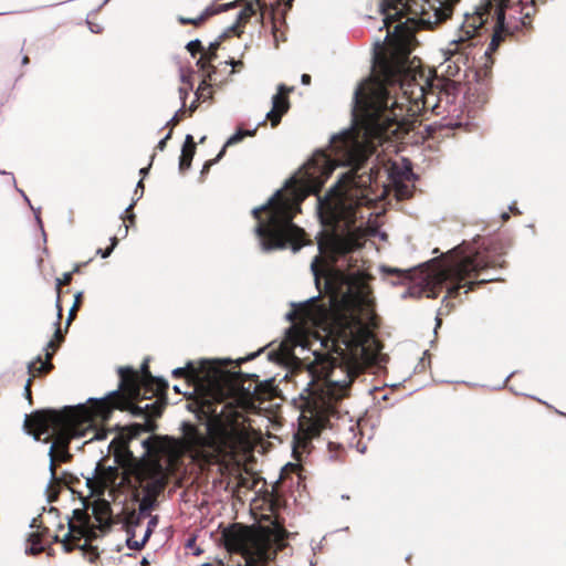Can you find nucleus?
<instances>
[{
  "label": "nucleus",
  "mask_w": 566,
  "mask_h": 566,
  "mask_svg": "<svg viewBox=\"0 0 566 566\" xmlns=\"http://www.w3.org/2000/svg\"><path fill=\"white\" fill-rule=\"evenodd\" d=\"M133 208V205H129V207L126 209V211H129Z\"/></svg>",
  "instance_id": "49530a36"
},
{
  "label": "nucleus",
  "mask_w": 566,
  "mask_h": 566,
  "mask_svg": "<svg viewBox=\"0 0 566 566\" xmlns=\"http://www.w3.org/2000/svg\"><path fill=\"white\" fill-rule=\"evenodd\" d=\"M218 46H219L218 42L211 43L210 46H209V51L207 52L208 55L214 57L216 56V51H217Z\"/></svg>",
  "instance_id": "bb28decb"
},
{
  "label": "nucleus",
  "mask_w": 566,
  "mask_h": 566,
  "mask_svg": "<svg viewBox=\"0 0 566 566\" xmlns=\"http://www.w3.org/2000/svg\"><path fill=\"white\" fill-rule=\"evenodd\" d=\"M413 174L409 167L397 170L391 168L390 178L394 186L395 195L399 200L407 199L412 195V186L410 185Z\"/></svg>",
  "instance_id": "1a4fd4ad"
},
{
  "label": "nucleus",
  "mask_w": 566,
  "mask_h": 566,
  "mask_svg": "<svg viewBox=\"0 0 566 566\" xmlns=\"http://www.w3.org/2000/svg\"><path fill=\"white\" fill-rule=\"evenodd\" d=\"M254 134V130H241L239 129L235 134H233L232 136H230L226 143V145L223 146V148L221 149V151L219 153L218 155V158H221L224 153H226V148L228 146H231V145H234V144H238L239 142H241L245 136H252Z\"/></svg>",
  "instance_id": "4468645a"
},
{
  "label": "nucleus",
  "mask_w": 566,
  "mask_h": 566,
  "mask_svg": "<svg viewBox=\"0 0 566 566\" xmlns=\"http://www.w3.org/2000/svg\"><path fill=\"white\" fill-rule=\"evenodd\" d=\"M222 538L230 559L202 566H273L277 552L284 547L285 531L279 526L249 527L232 525Z\"/></svg>",
  "instance_id": "0eeeda50"
},
{
  "label": "nucleus",
  "mask_w": 566,
  "mask_h": 566,
  "mask_svg": "<svg viewBox=\"0 0 566 566\" xmlns=\"http://www.w3.org/2000/svg\"><path fill=\"white\" fill-rule=\"evenodd\" d=\"M81 297H82V293H77L75 295V302H77V306L80 305Z\"/></svg>",
  "instance_id": "72a5a7b5"
},
{
  "label": "nucleus",
  "mask_w": 566,
  "mask_h": 566,
  "mask_svg": "<svg viewBox=\"0 0 566 566\" xmlns=\"http://www.w3.org/2000/svg\"><path fill=\"white\" fill-rule=\"evenodd\" d=\"M187 49L192 55H195L197 52L202 50V45L199 40H193L187 44Z\"/></svg>",
  "instance_id": "412c9836"
},
{
  "label": "nucleus",
  "mask_w": 566,
  "mask_h": 566,
  "mask_svg": "<svg viewBox=\"0 0 566 566\" xmlns=\"http://www.w3.org/2000/svg\"><path fill=\"white\" fill-rule=\"evenodd\" d=\"M119 390L99 399H90L88 405L65 408L63 411H38L25 418L24 426L35 440L50 442V471L55 476V463L64 462L70 454L71 439L87 438V441L103 440L107 430L101 427L114 409H130L133 400L140 395L139 376L129 367L118 370Z\"/></svg>",
  "instance_id": "7ed1b4c3"
},
{
  "label": "nucleus",
  "mask_w": 566,
  "mask_h": 566,
  "mask_svg": "<svg viewBox=\"0 0 566 566\" xmlns=\"http://www.w3.org/2000/svg\"><path fill=\"white\" fill-rule=\"evenodd\" d=\"M301 80L304 85H307L311 82V76L308 74H303Z\"/></svg>",
  "instance_id": "c756f323"
},
{
  "label": "nucleus",
  "mask_w": 566,
  "mask_h": 566,
  "mask_svg": "<svg viewBox=\"0 0 566 566\" xmlns=\"http://www.w3.org/2000/svg\"><path fill=\"white\" fill-rule=\"evenodd\" d=\"M207 90H209V85L206 83V81H202V83L200 84V86H199V88H198V91L196 93L198 98L205 97V95H206L205 91H207Z\"/></svg>",
  "instance_id": "5701e85b"
},
{
  "label": "nucleus",
  "mask_w": 566,
  "mask_h": 566,
  "mask_svg": "<svg viewBox=\"0 0 566 566\" xmlns=\"http://www.w3.org/2000/svg\"><path fill=\"white\" fill-rule=\"evenodd\" d=\"M55 336H56V337H59V336H60V329H57V331L55 332Z\"/></svg>",
  "instance_id": "a18cd8bd"
},
{
  "label": "nucleus",
  "mask_w": 566,
  "mask_h": 566,
  "mask_svg": "<svg viewBox=\"0 0 566 566\" xmlns=\"http://www.w3.org/2000/svg\"><path fill=\"white\" fill-rule=\"evenodd\" d=\"M138 189H140V192L143 193V190H144V184H143V181H142V180H139V182L137 184V188H136V191H135V192H137V191H138Z\"/></svg>",
  "instance_id": "2f4dec72"
},
{
  "label": "nucleus",
  "mask_w": 566,
  "mask_h": 566,
  "mask_svg": "<svg viewBox=\"0 0 566 566\" xmlns=\"http://www.w3.org/2000/svg\"><path fill=\"white\" fill-rule=\"evenodd\" d=\"M77 308H78L77 302H74V305L72 306L70 314H69L67 323H70V321L74 317V314L77 311Z\"/></svg>",
  "instance_id": "cd10ccee"
},
{
  "label": "nucleus",
  "mask_w": 566,
  "mask_h": 566,
  "mask_svg": "<svg viewBox=\"0 0 566 566\" xmlns=\"http://www.w3.org/2000/svg\"><path fill=\"white\" fill-rule=\"evenodd\" d=\"M233 7V3H226V4H210L207 7L198 17L196 18H184L179 17L178 20L181 24H193V25H200L203 21H206L208 18L226 11Z\"/></svg>",
  "instance_id": "9b49d317"
},
{
  "label": "nucleus",
  "mask_w": 566,
  "mask_h": 566,
  "mask_svg": "<svg viewBox=\"0 0 566 566\" xmlns=\"http://www.w3.org/2000/svg\"><path fill=\"white\" fill-rule=\"evenodd\" d=\"M146 520H144V527L149 528V536L158 525V517L157 516H150V512L146 515Z\"/></svg>",
  "instance_id": "6ab92c4d"
},
{
  "label": "nucleus",
  "mask_w": 566,
  "mask_h": 566,
  "mask_svg": "<svg viewBox=\"0 0 566 566\" xmlns=\"http://www.w3.org/2000/svg\"><path fill=\"white\" fill-rule=\"evenodd\" d=\"M93 515L97 525L91 522L90 516L80 510L74 511V521L69 522V533L65 535L63 546L66 552L71 551V539L93 538L98 532H104L113 522L111 504L105 499H98L93 504Z\"/></svg>",
  "instance_id": "6e6552de"
},
{
  "label": "nucleus",
  "mask_w": 566,
  "mask_h": 566,
  "mask_svg": "<svg viewBox=\"0 0 566 566\" xmlns=\"http://www.w3.org/2000/svg\"><path fill=\"white\" fill-rule=\"evenodd\" d=\"M291 91L292 88L281 84L277 93L273 96L272 109L266 113V118L271 120L272 126H276L280 123L282 115L289 109L286 95Z\"/></svg>",
  "instance_id": "9d476101"
},
{
  "label": "nucleus",
  "mask_w": 566,
  "mask_h": 566,
  "mask_svg": "<svg viewBox=\"0 0 566 566\" xmlns=\"http://www.w3.org/2000/svg\"><path fill=\"white\" fill-rule=\"evenodd\" d=\"M30 542L31 545L25 549L27 554L36 555L43 551V546L41 545L39 538L35 535H31Z\"/></svg>",
  "instance_id": "f3484780"
},
{
  "label": "nucleus",
  "mask_w": 566,
  "mask_h": 566,
  "mask_svg": "<svg viewBox=\"0 0 566 566\" xmlns=\"http://www.w3.org/2000/svg\"><path fill=\"white\" fill-rule=\"evenodd\" d=\"M384 272L396 273V272H399V271L396 270V269H384Z\"/></svg>",
  "instance_id": "f704fd0d"
},
{
  "label": "nucleus",
  "mask_w": 566,
  "mask_h": 566,
  "mask_svg": "<svg viewBox=\"0 0 566 566\" xmlns=\"http://www.w3.org/2000/svg\"><path fill=\"white\" fill-rule=\"evenodd\" d=\"M20 192L22 193L23 198H24L27 201H29V199H28L27 195H24V193H23V191H21V190H20Z\"/></svg>",
  "instance_id": "79ce46f5"
},
{
  "label": "nucleus",
  "mask_w": 566,
  "mask_h": 566,
  "mask_svg": "<svg viewBox=\"0 0 566 566\" xmlns=\"http://www.w3.org/2000/svg\"><path fill=\"white\" fill-rule=\"evenodd\" d=\"M180 113H184V107L181 106V108L175 114V116L168 122V125H172L175 126L179 120H180V117H179V114Z\"/></svg>",
  "instance_id": "393cba45"
},
{
  "label": "nucleus",
  "mask_w": 566,
  "mask_h": 566,
  "mask_svg": "<svg viewBox=\"0 0 566 566\" xmlns=\"http://www.w3.org/2000/svg\"><path fill=\"white\" fill-rule=\"evenodd\" d=\"M111 240H112V245L108 249H106L104 252H102V250L97 251L98 253L102 254V258H107L112 253L113 249L116 247L117 239L114 237Z\"/></svg>",
  "instance_id": "4be33fe9"
},
{
  "label": "nucleus",
  "mask_w": 566,
  "mask_h": 566,
  "mask_svg": "<svg viewBox=\"0 0 566 566\" xmlns=\"http://www.w3.org/2000/svg\"><path fill=\"white\" fill-rule=\"evenodd\" d=\"M497 265H501L500 256H491L479 251L475 243H462L443 261L421 273V292L428 297H437L443 289L448 297L455 296L460 289H465L464 293H468L474 284L495 280L485 277L478 282L474 279L480 271Z\"/></svg>",
  "instance_id": "423d86ee"
},
{
  "label": "nucleus",
  "mask_w": 566,
  "mask_h": 566,
  "mask_svg": "<svg viewBox=\"0 0 566 566\" xmlns=\"http://www.w3.org/2000/svg\"><path fill=\"white\" fill-rule=\"evenodd\" d=\"M172 376L195 379L197 377V370L195 369L192 363L189 361L186 367L174 369Z\"/></svg>",
  "instance_id": "2eb2a0df"
},
{
  "label": "nucleus",
  "mask_w": 566,
  "mask_h": 566,
  "mask_svg": "<svg viewBox=\"0 0 566 566\" xmlns=\"http://www.w3.org/2000/svg\"><path fill=\"white\" fill-rule=\"evenodd\" d=\"M254 14V9L252 4L245 6L238 14L239 21H247L250 17Z\"/></svg>",
  "instance_id": "aec40b11"
},
{
  "label": "nucleus",
  "mask_w": 566,
  "mask_h": 566,
  "mask_svg": "<svg viewBox=\"0 0 566 566\" xmlns=\"http://www.w3.org/2000/svg\"><path fill=\"white\" fill-rule=\"evenodd\" d=\"M90 28H91V31H92V32H98V31H99V29H96V27H93L92 24H91V27H90Z\"/></svg>",
  "instance_id": "e433bc0d"
},
{
  "label": "nucleus",
  "mask_w": 566,
  "mask_h": 566,
  "mask_svg": "<svg viewBox=\"0 0 566 566\" xmlns=\"http://www.w3.org/2000/svg\"><path fill=\"white\" fill-rule=\"evenodd\" d=\"M28 61H29L28 56H24L23 60H22L23 64H27Z\"/></svg>",
  "instance_id": "ea45409f"
},
{
  "label": "nucleus",
  "mask_w": 566,
  "mask_h": 566,
  "mask_svg": "<svg viewBox=\"0 0 566 566\" xmlns=\"http://www.w3.org/2000/svg\"><path fill=\"white\" fill-rule=\"evenodd\" d=\"M90 28H91V31H92V32H98V31H99V29H96V27H93L92 24H91V27H90Z\"/></svg>",
  "instance_id": "c9c22d12"
},
{
  "label": "nucleus",
  "mask_w": 566,
  "mask_h": 566,
  "mask_svg": "<svg viewBox=\"0 0 566 566\" xmlns=\"http://www.w3.org/2000/svg\"><path fill=\"white\" fill-rule=\"evenodd\" d=\"M171 132H169L157 145V148L159 150H164L166 147V142L170 138Z\"/></svg>",
  "instance_id": "a878e982"
},
{
  "label": "nucleus",
  "mask_w": 566,
  "mask_h": 566,
  "mask_svg": "<svg viewBox=\"0 0 566 566\" xmlns=\"http://www.w3.org/2000/svg\"><path fill=\"white\" fill-rule=\"evenodd\" d=\"M534 12L533 6L525 0H482L472 14H465L458 33L441 50L444 61L448 62L457 55L455 62L462 60L481 29L492 32L489 51L496 50L505 35L526 27Z\"/></svg>",
  "instance_id": "39448f33"
},
{
  "label": "nucleus",
  "mask_w": 566,
  "mask_h": 566,
  "mask_svg": "<svg viewBox=\"0 0 566 566\" xmlns=\"http://www.w3.org/2000/svg\"><path fill=\"white\" fill-rule=\"evenodd\" d=\"M195 108H196V106H195V105H191V106H190V111H191V112H193V111H195Z\"/></svg>",
  "instance_id": "c03bdc74"
},
{
  "label": "nucleus",
  "mask_w": 566,
  "mask_h": 566,
  "mask_svg": "<svg viewBox=\"0 0 566 566\" xmlns=\"http://www.w3.org/2000/svg\"><path fill=\"white\" fill-rule=\"evenodd\" d=\"M146 563H147L146 558H143L142 564H146Z\"/></svg>",
  "instance_id": "de8ad7c7"
},
{
  "label": "nucleus",
  "mask_w": 566,
  "mask_h": 566,
  "mask_svg": "<svg viewBox=\"0 0 566 566\" xmlns=\"http://www.w3.org/2000/svg\"><path fill=\"white\" fill-rule=\"evenodd\" d=\"M30 385H31V379L28 380L25 387H24V390H25V394H27V397L28 399H31V390H30Z\"/></svg>",
  "instance_id": "c85d7f7f"
},
{
  "label": "nucleus",
  "mask_w": 566,
  "mask_h": 566,
  "mask_svg": "<svg viewBox=\"0 0 566 566\" xmlns=\"http://www.w3.org/2000/svg\"><path fill=\"white\" fill-rule=\"evenodd\" d=\"M210 165H212V161H209L205 165V169H207Z\"/></svg>",
  "instance_id": "a19ab883"
},
{
  "label": "nucleus",
  "mask_w": 566,
  "mask_h": 566,
  "mask_svg": "<svg viewBox=\"0 0 566 566\" xmlns=\"http://www.w3.org/2000/svg\"><path fill=\"white\" fill-rule=\"evenodd\" d=\"M196 145L191 135L186 136V140L182 147L179 167L181 170H186L190 167L192 157L195 155Z\"/></svg>",
  "instance_id": "ddd939ff"
},
{
  "label": "nucleus",
  "mask_w": 566,
  "mask_h": 566,
  "mask_svg": "<svg viewBox=\"0 0 566 566\" xmlns=\"http://www.w3.org/2000/svg\"><path fill=\"white\" fill-rule=\"evenodd\" d=\"M147 171H148V168H142V169H140V174H142V175H146V174H147Z\"/></svg>",
  "instance_id": "4c0bfd02"
},
{
  "label": "nucleus",
  "mask_w": 566,
  "mask_h": 566,
  "mask_svg": "<svg viewBox=\"0 0 566 566\" xmlns=\"http://www.w3.org/2000/svg\"><path fill=\"white\" fill-rule=\"evenodd\" d=\"M145 464L133 478L116 467L97 464L95 474L86 479V485L96 496L105 495L116 501L118 494L138 484L142 497L138 512L132 511L125 517L126 543L132 549H140L149 538V528L144 527L146 515L156 506L158 495L164 491L170 475L181 468L186 444L182 441L153 436L142 442Z\"/></svg>",
  "instance_id": "f03ea898"
},
{
  "label": "nucleus",
  "mask_w": 566,
  "mask_h": 566,
  "mask_svg": "<svg viewBox=\"0 0 566 566\" xmlns=\"http://www.w3.org/2000/svg\"><path fill=\"white\" fill-rule=\"evenodd\" d=\"M71 280H72V273L71 272L64 273L63 277L57 280V285L60 286L62 284H69Z\"/></svg>",
  "instance_id": "b1692460"
},
{
  "label": "nucleus",
  "mask_w": 566,
  "mask_h": 566,
  "mask_svg": "<svg viewBox=\"0 0 566 566\" xmlns=\"http://www.w3.org/2000/svg\"><path fill=\"white\" fill-rule=\"evenodd\" d=\"M174 390H175V391H177V392H180V389H179V387H178V386H175V387H174Z\"/></svg>",
  "instance_id": "37998d69"
},
{
  "label": "nucleus",
  "mask_w": 566,
  "mask_h": 566,
  "mask_svg": "<svg viewBox=\"0 0 566 566\" xmlns=\"http://www.w3.org/2000/svg\"><path fill=\"white\" fill-rule=\"evenodd\" d=\"M374 151H315L312 158L277 190L269 201L253 209L255 232L264 251L284 248L294 251L304 244L303 229L292 220L301 202L316 193L336 166H350L324 197L317 210L324 229L318 237L317 255L311 264L317 289L324 282L328 302L316 297L293 304L286 318L293 324L283 343L286 352L304 368L285 377L301 386L302 417L312 420L305 429L316 436L326 426L336 403L350 392L354 380L379 353L374 336L376 316L368 276L358 265V250L370 229V206L385 196L377 189L373 169L361 171Z\"/></svg>",
  "instance_id": "f257e3e1"
},
{
  "label": "nucleus",
  "mask_w": 566,
  "mask_h": 566,
  "mask_svg": "<svg viewBox=\"0 0 566 566\" xmlns=\"http://www.w3.org/2000/svg\"><path fill=\"white\" fill-rule=\"evenodd\" d=\"M134 218H135V216H134V214L128 216V219H129L130 223H133V222H134Z\"/></svg>",
  "instance_id": "58836bf2"
},
{
  "label": "nucleus",
  "mask_w": 566,
  "mask_h": 566,
  "mask_svg": "<svg viewBox=\"0 0 566 566\" xmlns=\"http://www.w3.org/2000/svg\"><path fill=\"white\" fill-rule=\"evenodd\" d=\"M213 398L216 405L207 406L209 413L208 437L193 433L189 443L198 447L195 457L202 458L205 463L218 462L249 443L250 427L244 412L253 407L251 398L242 394L237 381L221 375L214 384Z\"/></svg>",
  "instance_id": "20e7f679"
},
{
  "label": "nucleus",
  "mask_w": 566,
  "mask_h": 566,
  "mask_svg": "<svg viewBox=\"0 0 566 566\" xmlns=\"http://www.w3.org/2000/svg\"><path fill=\"white\" fill-rule=\"evenodd\" d=\"M181 80L184 82V85L179 88V95H180V99L182 102V107H185L186 98L189 94V91L191 90V84L189 82H186L185 75H181Z\"/></svg>",
  "instance_id": "a211bd4d"
},
{
  "label": "nucleus",
  "mask_w": 566,
  "mask_h": 566,
  "mask_svg": "<svg viewBox=\"0 0 566 566\" xmlns=\"http://www.w3.org/2000/svg\"><path fill=\"white\" fill-rule=\"evenodd\" d=\"M230 64L232 65V67H237L238 65H241L242 62L241 61H231Z\"/></svg>",
  "instance_id": "473e14b6"
},
{
  "label": "nucleus",
  "mask_w": 566,
  "mask_h": 566,
  "mask_svg": "<svg viewBox=\"0 0 566 566\" xmlns=\"http://www.w3.org/2000/svg\"><path fill=\"white\" fill-rule=\"evenodd\" d=\"M55 348H56L55 343L53 340L49 342L48 348H46V354H45L46 360L43 361L41 357H38L35 360L29 363V365H28L29 374H31L33 377H35V376L40 375L41 373H45V371L50 370L52 368V365L49 363V360L51 359Z\"/></svg>",
  "instance_id": "f8f14e48"
},
{
  "label": "nucleus",
  "mask_w": 566,
  "mask_h": 566,
  "mask_svg": "<svg viewBox=\"0 0 566 566\" xmlns=\"http://www.w3.org/2000/svg\"><path fill=\"white\" fill-rule=\"evenodd\" d=\"M143 373H144L145 379L150 377V374L147 370V364L146 363L143 365Z\"/></svg>",
  "instance_id": "7c9ffc66"
},
{
  "label": "nucleus",
  "mask_w": 566,
  "mask_h": 566,
  "mask_svg": "<svg viewBox=\"0 0 566 566\" xmlns=\"http://www.w3.org/2000/svg\"><path fill=\"white\" fill-rule=\"evenodd\" d=\"M214 57L208 55V53H205L197 62V65L207 74L210 75L212 71L211 61Z\"/></svg>",
  "instance_id": "dca6fc26"
}]
</instances>
